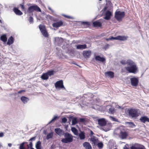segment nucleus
<instances>
[{
  "label": "nucleus",
  "instance_id": "nucleus-1",
  "mask_svg": "<svg viewBox=\"0 0 149 149\" xmlns=\"http://www.w3.org/2000/svg\"><path fill=\"white\" fill-rule=\"evenodd\" d=\"M128 114L131 118H136L141 114V112L138 109H131L129 110Z\"/></svg>",
  "mask_w": 149,
  "mask_h": 149
},
{
  "label": "nucleus",
  "instance_id": "nucleus-2",
  "mask_svg": "<svg viewBox=\"0 0 149 149\" xmlns=\"http://www.w3.org/2000/svg\"><path fill=\"white\" fill-rule=\"evenodd\" d=\"M65 138L62 139L61 141L64 143H68L71 142L73 141L72 136L68 132H66L64 134Z\"/></svg>",
  "mask_w": 149,
  "mask_h": 149
},
{
  "label": "nucleus",
  "instance_id": "nucleus-3",
  "mask_svg": "<svg viewBox=\"0 0 149 149\" xmlns=\"http://www.w3.org/2000/svg\"><path fill=\"white\" fill-rule=\"evenodd\" d=\"M98 125L101 126H106V127H107V128L106 129H104V130L105 131H107L109 130L110 128L111 127L109 125H106L107 121L106 119L104 118H101L98 119L97 120Z\"/></svg>",
  "mask_w": 149,
  "mask_h": 149
},
{
  "label": "nucleus",
  "instance_id": "nucleus-4",
  "mask_svg": "<svg viewBox=\"0 0 149 149\" xmlns=\"http://www.w3.org/2000/svg\"><path fill=\"white\" fill-rule=\"evenodd\" d=\"M125 13L124 12L116 11L115 13V17L118 21H120L124 17Z\"/></svg>",
  "mask_w": 149,
  "mask_h": 149
},
{
  "label": "nucleus",
  "instance_id": "nucleus-5",
  "mask_svg": "<svg viewBox=\"0 0 149 149\" xmlns=\"http://www.w3.org/2000/svg\"><path fill=\"white\" fill-rule=\"evenodd\" d=\"M125 69L129 73H132L135 74L138 68L136 64L130 66H127L125 68Z\"/></svg>",
  "mask_w": 149,
  "mask_h": 149
},
{
  "label": "nucleus",
  "instance_id": "nucleus-6",
  "mask_svg": "<svg viewBox=\"0 0 149 149\" xmlns=\"http://www.w3.org/2000/svg\"><path fill=\"white\" fill-rule=\"evenodd\" d=\"M55 86L56 89L57 90H59L61 89L65 90L63 85V81L62 80L56 82L55 84Z\"/></svg>",
  "mask_w": 149,
  "mask_h": 149
},
{
  "label": "nucleus",
  "instance_id": "nucleus-7",
  "mask_svg": "<svg viewBox=\"0 0 149 149\" xmlns=\"http://www.w3.org/2000/svg\"><path fill=\"white\" fill-rule=\"evenodd\" d=\"M128 37L125 36H119L116 37H111L106 39L107 40H120L124 41L127 40Z\"/></svg>",
  "mask_w": 149,
  "mask_h": 149
},
{
  "label": "nucleus",
  "instance_id": "nucleus-8",
  "mask_svg": "<svg viewBox=\"0 0 149 149\" xmlns=\"http://www.w3.org/2000/svg\"><path fill=\"white\" fill-rule=\"evenodd\" d=\"M34 10L37 12H41V10L39 7L36 5H34L29 7L28 9V12L29 13L33 12Z\"/></svg>",
  "mask_w": 149,
  "mask_h": 149
},
{
  "label": "nucleus",
  "instance_id": "nucleus-9",
  "mask_svg": "<svg viewBox=\"0 0 149 149\" xmlns=\"http://www.w3.org/2000/svg\"><path fill=\"white\" fill-rule=\"evenodd\" d=\"M39 27L42 35L45 37H48V35L46 31L45 26L44 25L40 24L39 25Z\"/></svg>",
  "mask_w": 149,
  "mask_h": 149
},
{
  "label": "nucleus",
  "instance_id": "nucleus-10",
  "mask_svg": "<svg viewBox=\"0 0 149 149\" xmlns=\"http://www.w3.org/2000/svg\"><path fill=\"white\" fill-rule=\"evenodd\" d=\"M116 131L120 132V135L122 139L125 138L127 136V134L125 130L123 129L122 130L121 128L117 129Z\"/></svg>",
  "mask_w": 149,
  "mask_h": 149
},
{
  "label": "nucleus",
  "instance_id": "nucleus-11",
  "mask_svg": "<svg viewBox=\"0 0 149 149\" xmlns=\"http://www.w3.org/2000/svg\"><path fill=\"white\" fill-rule=\"evenodd\" d=\"M120 63L123 65L127 64L128 66H130L134 65L135 63L132 60L128 59L127 61L123 60L120 62Z\"/></svg>",
  "mask_w": 149,
  "mask_h": 149
},
{
  "label": "nucleus",
  "instance_id": "nucleus-12",
  "mask_svg": "<svg viewBox=\"0 0 149 149\" xmlns=\"http://www.w3.org/2000/svg\"><path fill=\"white\" fill-rule=\"evenodd\" d=\"M131 85L133 86H136L139 83V79L138 78L132 77L130 79Z\"/></svg>",
  "mask_w": 149,
  "mask_h": 149
},
{
  "label": "nucleus",
  "instance_id": "nucleus-13",
  "mask_svg": "<svg viewBox=\"0 0 149 149\" xmlns=\"http://www.w3.org/2000/svg\"><path fill=\"white\" fill-rule=\"evenodd\" d=\"M107 107L109 108L108 112L109 114H113L116 112V110L114 109L113 107H112L111 105H107Z\"/></svg>",
  "mask_w": 149,
  "mask_h": 149
},
{
  "label": "nucleus",
  "instance_id": "nucleus-14",
  "mask_svg": "<svg viewBox=\"0 0 149 149\" xmlns=\"http://www.w3.org/2000/svg\"><path fill=\"white\" fill-rule=\"evenodd\" d=\"M91 52L90 50L84 51L83 52V54L86 58H89L91 56Z\"/></svg>",
  "mask_w": 149,
  "mask_h": 149
},
{
  "label": "nucleus",
  "instance_id": "nucleus-15",
  "mask_svg": "<svg viewBox=\"0 0 149 149\" xmlns=\"http://www.w3.org/2000/svg\"><path fill=\"white\" fill-rule=\"evenodd\" d=\"M56 133L59 136H61L64 134V131L59 128H56L54 130Z\"/></svg>",
  "mask_w": 149,
  "mask_h": 149
},
{
  "label": "nucleus",
  "instance_id": "nucleus-16",
  "mask_svg": "<svg viewBox=\"0 0 149 149\" xmlns=\"http://www.w3.org/2000/svg\"><path fill=\"white\" fill-rule=\"evenodd\" d=\"M139 120L143 123H145L146 122H149V118L146 116L141 117L140 118Z\"/></svg>",
  "mask_w": 149,
  "mask_h": 149
},
{
  "label": "nucleus",
  "instance_id": "nucleus-17",
  "mask_svg": "<svg viewBox=\"0 0 149 149\" xmlns=\"http://www.w3.org/2000/svg\"><path fill=\"white\" fill-rule=\"evenodd\" d=\"M131 149H145V148L143 146L139 145L137 144L132 146L131 147Z\"/></svg>",
  "mask_w": 149,
  "mask_h": 149
},
{
  "label": "nucleus",
  "instance_id": "nucleus-18",
  "mask_svg": "<svg viewBox=\"0 0 149 149\" xmlns=\"http://www.w3.org/2000/svg\"><path fill=\"white\" fill-rule=\"evenodd\" d=\"M95 59L96 61H100L102 63H105V58L103 57L97 56H95Z\"/></svg>",
  "mask_w": 149,
  "mask_h": 149
},
{
  "label": "nucleus",
  "instance_id": "nucleus-19",
  "mask_svg": "<svg viewBox=\"0 0 149 149\" xmlns=\"http://www.w3.org/2000/svg\"><path fill=\"white\" fill-rule=\"evenodd\" d=\"M63 24V22L62 21H59L56 22L52 24V26L54 27H58L62 25Z\"/></svg>",
  "mask_w": 149,
  "mask_h": 149
},
{
  "label": "nucleus",
  "instance_id": "nucleus-20",
  "mask_svg": "<svg viewBox=\"0 0 149 149\" xmlns=\"http://www.w3.org/2000/svg\"><path fill=\"white\" fill-rule=\"evenodd\" d=\"M105 75L106 77L110 78H113L114 77V73L111 71H108L105 73Z\"/></svg>",
  "mask_w": 149,
  "mask_h": 149
},
{
  "label": "nucleus",
  "instance_id": "nucleus-21",
  "mask_svg": "<svg viewBox=\"0 0 149 149\" xmlns=\"http://www.w3.org/2000/svg\"><path fill=\"white\" fill-rule=\"evenodd\" d=\"M112 14L111 12L109 11H107L105 13V16L104 18L107 20L109 19Z\"/></svg>",
  "mask_w": 149,
  "mask_h": 149
},
{
  "label": "nucleus",
  "instance_id": "nucleus-22",
  "mask_svg": "<svg viewBox=\"0 0 149 149\" xmlns=\"http://www.w3.org/2000/svg\"><path fill=\"white\" fill-rule=\"evenodd\" d=\"M84 147L86 149H91L92 147L90 144L88 142H85L83 143Z\"/></svg>",
  "mask_w": 149,
  "mask_h": 149
},
{
  "label": "nucleus",
  "instance_id": "nucleus-23",
  "mask_svg": "<svg viewBox=\"0 0 149 149\" xmlns=\"http://www.w3.org/2000/svg\"><path fill=\"white\" fill-rule=\"evenodd\" d=\"M13 11L17 15H20L22 14V13L20 10L16 8H14L13 9Z\"/></svg>",
  "mask_w": 149,
  "mask_h": 149
},
{
  "label": "nucleus",
  "instance_id": "nucleus-24",
  "mask_svg": "<svg viewBox=\"0 0 149 149\" xmlns=\"http://www.w3.org/2000/svg\"><path fill=\"white\" fill-rule=\"evenodd\" d=\"M78 135H79L80 139L82 140L84 139L85 135V133L84 132L80 131Z\"/></svg>",
  "mask_w": 149,
  "mask_h": 149
},
{
  "label": "nucleus",
  "instance_id": "nucleus-25",
  "mask_svg": "<svg viewBox=\"0 0 149 149\" xmlns=\"http://www.w3.org/2000/svg\"><path fill=\"white\" fill-rule=\"evenodd\" d=\"M93 24L95 27H100L102 25L101 23L100 22L97 21L93 22Z\"/></svg>",
  "mask_w": 149,
  "mask_h": 149
},
{
  "label": "nucleus",
  "instance_id": "nucleus-26",
  "mask_svg": "<svg viewBox=\"0 0 149 149\" xmlns=\"http://www.w3.org/2000/svg\"><path fill=\"white\" fill-rule=\"evenodd\" d=\"M87 46L86 45H78L77 46L76 48L77 49H82L86 48Z\"/></svg>",
  "mask_w": 149,
  "mask_h": 149
},
{
  "label": "nucleus",
  "instance_id": "nucleus-27",
  "mask_svg": "<svg viewBox=\"0 0 149 149\" xmlns=\"http://www.w3.org/2000/svg\"><path fill=\"white\" fill-rule=\"evenodd\" d=\"M21 99L22 102L24 104L27 103L29 100L28 98L25 96H22L21 97Z\"/></svg>",
  "mask_w": 149,
  "mask_h": 149
},
{
  "label": "nucleus",
  "instance_id": "nucleus-28",
  "mask_svg": "<svg viewBox=\"0 0 149 149\" xmlns=\"http://www.w3.org/2000/svg\"><path fill=\"white\" fill-rule=\"evenodd\" d=\"M14 42V38L12 36H11L8 40L7 44L10 45L13 44Z\"/></svg>",
  "mask_w": 149,
  "mask_h": 149
},
{
  "label": "nucleus",
  "instance_id": "nucleus-29",
  "mask_svg": "<svg viewBox=\"0 0 149 149\" xmlns=\"http://www.w3.org/2000/svg\"><path fill=\"white\" fill-rule=\"evenodd\" d=\"M55 43L57 44H59L61 43L62 41V38H59L58 37H56L55 38Z\"/></svg>",
  "mask_w": 149,
  "mask_h": 149
},
{
  "label": "nucleus",
  "instance_id": "nucleus-30",
  "mask_svg": "<svg viewBox=\"0 0 149 149\" xmlns=\"http://www.w3.org/2000/svg\"><path fill=\"white\" fill-rule=\"evenodd\" d=\"M53 137V133L52 132H51L48 133L46 137V139L48 140L49 139H52Z\"/></svg>",
  "mask_w": 149,
  "mask_h": 149
},
{
  "label": "nucleus",
  "instance_id": "nucleus-31",
  "mask_svg": "<svg viewBox=\"0 0 149 149\" xmlns=\"http://www.w3.org/2000/svg\"><path fill=\"white\" fill-rule=\"evenodd\" d=\"M71 130L74 134L76 135H78L79 133L78 131L75 128L72 127Z\"/></svg>",
  "mask_w": 149,
  "mask_h": 149
},
{
  "label": "nucleus",
  "instance_id": "nucleus-32",
  "mask_svg": "<svg viewBox=\"0 0 149 149\" xmlns=\"http://www.w3.org/2000/svg\"><path fill=\"white\" fill-rule=\"evenodd\" d=\"M41 78L43 80H47L48 79L49 77L46 73L43 74L41 76Z\"/></svg>",
  "mask_w": 149,
  "mask_h": 149
},
{
  "label": "nucleus",
  "instance_id": "nucleus-33",
  "mask_svg": "<svg viewBox=\"0 0 149 149\" xmlns=\"http://www.w3.org/2000/svg\"><path fill=\"white\" fill-rule=\"evenodd\" d=\"M36 149H41V146L40 141H38L37 142L36 145Z\"/></svg>",
  "mask_w": 149,
  "mask_h": 149
},
{
  "label": "nucleus",
  "instance_id": "nucleus-34",
  "mask_svg": "<svg viewBox=\"0 0 149 149\" xmlns=\"http://www.w3.org/2000/svg\"><path fill=\"white\" fill-rule=\"evenodd\" d=\"M1 40L3 42H6L7 40V38L6 36L5 35H3L1 36L0 38Z\"/></svg>",
  "mask_w": 149,
  "mask_h": 149
},
{
  "label": "nucleus",
  "instance_id": "nucleus-35",
  "mask_svg": "<svg viewBox=\"0 0 149 149\" xmlns=\"http://www.w3.org/2000/svg\"><path fill=\"white\" fill-rule=\"evenodd\" d=\"M27 143L26 142H23L19 145V149H27L25 148L24 144Z\"/></svg>",
  "mask_w": 149,
  "mask_h": 149
},
{
  "label": "nucleus",
  "instance_id": "nucleus-36",
  "mask_svg": "<svg viewBox=\"0 0 149 149\" xmlns=\"http://www.w3.org/2000/svg\"><path fill=\"white\" fill-rule=\"evenodd\" d=\"M88 97H85V96H84V97H86V98H87L88 100L89 101L91 100L90 98H92L94 97V95H93L91 93H88Z\"/></svg>",
  "mask_w": 149,
  "mask_h": 149
},
{
  "label": "nucleus",
  "instance_id": "nucleus-37",
  "mask_svg": "<svg viewBox=\"0 0 149 149\" xmlns=\"http://www.w3.org/2000/svg\"><path fill=\"white\" fill-rule=\"evenodd\" d=\"M126 124H128L129 126L131 127H135V125L134 123L132 122H127Z\"/></svg>",
  "mask_w": 149,
  "mask_h": 149
},
{
  "label": "nucleus",
  "instance_id": "nucleus-38",
  "mask_svg": "<svg viewBox=\"0 0 149 149\" xmlns=\"http://www.w3.org/2000/svg\"><path fill=\"white\" fill-rule=\"evenodd\" d=\"M109 118L112 121L117 122H118V119L115 117L110 116H109Z\"/></svg>",
  "mask_w": 149,
  "mask_h": 149
},
{
  "label": "nucleus",
  "instance_id": "nucleus-39",
  "mask_svg": "<svg viewBox=\"0 0 149 149\" xmlns=\"http://www.w3.org/2000/svg\"><path fill=\"white\" fill-rule=\"evenodd\" d=\"M48 76H51L53 75L54 73V71L53 70H50L48 71L46 73Z\"/></svg>",
  "mask_w": 149,
  "mask_h": 149
},
{
  "label": "nucleus",
  "instance_id": "nucleus-40",
  "mask_svg": "<svg viewBox=\"0 0 149 149\" xmlns=\"http://www.w3.org/2000/svg\"><path fill=\"white\" fill-rule=\"evenodd\" d=\"M77 123V119L76 118H73L72 121V125H75Z\"/></svg>",
  "mask_w": 149,
  "mask_h": 149
},
{
  "label": "nucleus",
  "instance_id": "nucleus-41",
  "mask_svg": "<svg viewBox=\"0 0 149 149\" xmlns=\"http://www.w3.org/2000/svg\"><path fill=\"white\" fill-rule=\"evenodd\" d=\"M91 140L94 143V144H95L98 140L97 139H95V138H91Z\"/></svg>",
  "mask_w": 149,
  "mask_h": 149
},
{
  "label": "nucleus",
  "instance_id": "nucleus-42",
  "mask_svg": "<svg viewBox=\"0 0 149 149\" xmlns=\"http://www.w3.org/2000/svg\"><path fill=\"white\" fill-rule=\"evenodd\" d=\"M97 146L99 148H102L103 146V145L102 142L99 143L97 144Z\"/></svg>",
  "mask_w": 149,
  "mask_h": 149
},
{
  "label": "nucleus",
  "instance_id": "nucleus-43",
  "mask_svg": "<svg viewBox=\"0 0 149 149\" xmlns=\"http://www.w3.org/2000/svg\"><path fill=\"white\" fill-rule=\"evenodd\" d=\"M57 118H58V117L57 116H55L54 117V118L52 120L50 121V122H49V123H52L53 121L56 120Z\"/></svg>",
  "mask_w": 149,
  "mask_h": 149
},
{
  "label": "nucleus",
  "instance_id": "nucleus-44",
  "mask_svg": "<svg viewBox=\"0 0 149 149\" xmlns=\"http://www.w3.org/2000/svg\"><path fill=\"white\" fill-rule=\"evenodd\" d=\"M29 21L30 23H33V18L31 17H30L29 19Z\"/></svg>",
  "mask_w": 149,
  "mask_h": 149
},
{
  "label": "nucleus",
  "instance_id": "nucleus-45",
  "mask_svg": "<svg viewBox=\"0 0 149 149\" xmlns=\"http://www.w3.org/2000/svg\"><path fill=\"white\" fill-rule=\"evenodd\" d=\"M67 119L65 118H63L62 119V122L64 123H65L67 122Z\"/></svg>",
  "mask_w": 149,
  "mask_h": 149
},
{
  "label": "nucleus",
  "instance_id": "nucleus-46",
  "mask_svg": "<svg viewBox=\"0 0 149 149\" xmlns=\"http://www.w3.org/2000/svg\"><path fill=\"white\" fill-rule=\"evenodd\" d=\"M27 146L28 147V148H29V146L30 147V148H32V147L33 146V144L32 142H30L29 143V145L27 144Z\"/></svg>",
  "mask_w": 149,
  "mask_h": 149
},
{
  "label": "nucleus",
  "instance_id": "nucleus-47",
  "mask_svg": "<svg viewBox=\"0 0 149 149\" xmlns=\"http://www.w3.org/2000/svg\"><path fill=\"white\" fill-rule=\"evenodd\" d=\"M109 45L108 44H107L105 46H104V48L105 49H106L109 48Z\"/></svg>",
  "mask_w": 149,
  "mask_h": 149
},
{
  "label": "nucleus",
  "instance_id": "nucleus-48",
  "mask_svg": "<svg viewBox=\"0 0 149 149\" xmlns=\"http://www.w3.org/2000/svg\"><path fill=\"white\" fill-rule=\"evenodd\" d=\"M62 15L63 16L65 17H67L68 19H71V18H72V17H70V16H67V15H65L63 14V15Z\"/></svg>",
  "mask_w": 149,
  "mask_h": 149
},
{
  "label": "nucleus",
  "instance_id": "nucleus-49",
  "mask_svg": "<svg viewBox=\"0 0 149 149\" xmlns=\"http://www.w3.org/2000/svg\"><path fill=\"white\" fill-rule=\"evenodd\" d=\"M4 136V134L3 132L0 133V137H2Z\"/></svg>",
  "mask_w": 149,
  "mask_h": 149
},
{
  "label": "nucleus",
  "instance_id": "nucleus-50",
  "mask_svg": "<svg viewBox=\"0 0 149 149\" xmlns=\"http://www.w3.org/2000/svg\"><path fill=\"white\" fill-rule=\"evenodd\" d=\"M36 139V137H34L31 138L29 140V141H34Z\"/></svg>",
  "mask_w": 149,
  "mask_h": 149
},
{
  "label": "nucleus",
  "instance_id": "nucleus-51",
  "mask_svg": "<svg viewBox=\"0 0 149 149\" xmlns=\"http://www.w3.org/2000/svg\"><path fill=\"white\" fill-rule=\"evenodd\" d=\"M25 92V90H21L19 91L18 92V93H21L22 92Z\"/></svg>",
  "mask_w": 149,
  "mask_h": 149
},
{
  "label": "nucleus",
  "instance_id": "nucleus-52",
  "mask_svg": "<svg viewBox=\"0 0 149 149\" xmlns=\"http://www.w3.org/2000/svg\"><path fill=\"white\" fill-rule=\"evenodd\" d=\"M80 121L81 122H84L85 120L83 118H81L80 119Z\"/></svg>",
  "mask_w": 149,
  "mask_h": 149
},
{
  "label": "nucleus",
  "instance_id": "nucleus-53",
  "mask_svg": "<svg viewBox=\"0 0 149 149\" xmlns=\"http://www.w3.org/2000/svg\"><path fill=\"white\" fill-rule=\"evenodd\" d=\"M20 6H21V8L22 9H24V6L23 5H22V4H21L20 5Z\"/></svg>",
  "mask_w": 149,
  "mask_h": 149
},
{
  "label": "nucleus",
  "instance_id": "nucleus-54",
  "mask_svg": "<svg viewBox=\"0 0 149 149\" xmlns=\"http://www.w3.org/2000/svg\"><path fill=\"white\" fill-rule=\"evenodd\" d=\"M48 9L49 10H50L52 12H54V11H53V10H52L51 9V8L50 7H48Z\"/></svg>",
  "mask_w": 149,
  "mask_h": 149
},
{
  "label": "nucleus",
  "instance_id": "nucleus-55",
  "mask_svg": "<svg viewBox=\"0 0 149 149\" xmlns=\"http://www.w3.org/2000/svg\"><path fill=\"white\" fill-rule=\"evenodd\" d=\"M8 146L10 147H11L12 145V144L11 143H8Z\"/></svg>",
  "mask_w": 149,
  "mask_h": 149
},
{
  "label": "nucleus",
  "instance_id": "nucleus-56",
  "mask_svg": "<svg viewBox=\"0 0 149 149\" xmlns=\"http://www.w3.org/2000/svg\"><path fill=\"white\" fill-rule=\"evenodd\" d=\"M123 149H130L128 148L126 146H125V147H124Z\"/></svg>",
  "mask_w": 149,
  "mask_h": 149
},
{
  "label": "nucleus",
  "instance_id": "nucleus-57",
  "mask_svg": "<svg viewBox=\"0 0 149 149\" xmlns=\"http://www.w3.org/2000/svg\"><path fill=\"white\" fill-rule=\"evenodd\" d=\"M0 19V23H2Z\"/></svg>",
  "mask_w": 149,
  "mask_h": 149
},
{
  "label": "nucleus",
  "instance_id": "nucleus-58",
  "mask_svg": "<svg viewBox=\"0 0 149 149\" xmlns=\"http://www.w3.org/2000/svg\"><path fill=\"white\" fill-rule=\"evenodd\" d=\"M30 149H34V148H30Z\"/></svg>",
  "mask_w": 149,
  "mask_h": 149
},
{
  "label": "nucleus",
  "instance_id": "nucleus-59",
  "mask_svg": "<svg viewBox=\"0 0 149 149\" xmlns=\"http://www.w3.org/2000/svg\"><path fill=\"white\" fill-rule=\"evenodd\" d=\"M120 107H120V106H118V108H120Z\"/></svg>",
  "mask_w": 149,
  "mask_h": 149
},
{
  "label": "nucleus",
  "instance_id": "nucleus-60",
  "mask_svg": "<svg viewBox=\"0 0 149 149\" xmlns=\"http://www.w3.org/2000/svg\"><path fill=\"white\" fill-rule=\"evenodd\" d=\"M99 0V1H101L102 0Z\"/></svg>",
  "mask_w": 149,
  "mask_h": 149
}]
</instances>
